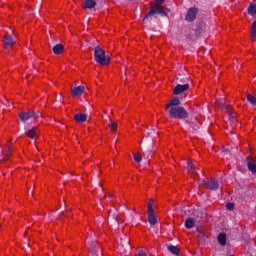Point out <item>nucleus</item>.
Instances as JSON below:
<instances>
[{
  "label": "nucleus",
  "instance_id": "1a4fd4ad",
  "mask_svg": "<svg viewBox=\"0 0 256 256\" xmlns=\"http://www.w3.org/2000/svg\"><path fill=\"white\" fill-rule=\"evenodd\" d=\"M246 165L248 171L252 173V175L256 176V159L251 157H246Z\"/></svg>",
  "mask_w": 256,
  "mask_h": 256
},
{
  "label": "nucleus",
  "instance_id": "ddd939ff",
  "mask_svg": "<svg viewBox=\"0 0 256 256\" xmlns=\"http://www.w3.org/2000/svg\"><path fill=\"white\" fill-rule=\"evenodd\" d=\"M89 246L90 253H92L94 256H97V252L99 251V243H97V241H90Z\"/></svg>",
  "mask_w": 256,
  "mask_h": 256
},
{
  "label": "nucleus",
  "instance_id": "e433bc0d",
  "mask_svg": "<svg viewBox=\"0 0 256 256\" xmlns=\"http://www.w3.org/2000/svg\"><path fill=\"white\" fill-rule=\"evenodd\" d=\"M155 210H153V199H150L149 203H148V213L149 212H153Z\"/></svg>",
  "mask_w": 256,
  "mask_h": 256
},
{
  "label": "nucleus",
  "instance_id": "6ab92c4d",
  "mask_svg": "<svg viewBox=\"0 0 256 256\" xmlns=\"http://www.w3.org/2000/svg\"><path fill=\"white\" fill-rule=\"evenodd\" d=\"M218 243L222 247H225V245H227V235L225 233H220L218 235Z\"/></svg>",
  "mask_w": 256,
  "mask_h": 256
},
{
  "label": "nucleus",
  "instance_id": "a211bd4d",
  "mask_svg": "<svg viewBox=\"0 0 256 256\" xmlns=\"http://www.w3.org/2000/svg\"><path fill=\"white\" fill-rule=\"evenodd\" d=\"M148 223L149 225H157V217L155 216V211L148 212Z\"/></svg>",
  "mask_w": 256,
  "mask_h": 256
},
{
  "label": "nucleus",
  "instance_id": "f257e3e1",
  "mask_svg": "<svg viewBox=\"0 0 256 256\" xmlns=\"http://www.w3.org/2000/svg\"><path fill=\"white\" fill-rule=\"evenodd\" d=\"M155 3L156 5L144 16L143 23H146L149 17H153V15H161L162 17H167L165 7L163 6L165 0H155Z\"/></svg>",
  "mask_w": 256,
  "mask_h": 256
},
{
  "label": "nucleus",
  "instance_id": "39448f33",
  "mask_svg": "<svg viewBox=\"0 0 256 256\" xmlns=\"http://www.w3.org/2000/svg\"><path fill=\"white\" fill-rule=\"evenodd\" d=\"M41 117V112H33V111H28V112H20L19 114V119L23 123L29 121L30 119H39Z\"/></svg>",
  "mask_w": 256,
  "mask_h": 256
},
{
  "label": "nucleus",
  "instance_id": "79ce46f5",
  "mask_svg": "<svg viewBox=\"0 0 256 256\" xmlns=\"http://www.w3.org/2000/svg\"><path fill=\"white\" fill-rule=\"evenodd\" d=\"M99 187H101V183H99Z\"/></svg>",
  "mask_w": 256,
  "mask_h": 256
},
{
  "label": "nucleus",
  "instance_id": "bb28decb",
  "mask_svg": "<svg viewBox=\"0 0 256 256\" xmlns=\"http://www.w3.org/2000/svg\"><path fill=\"white\" fill-rule=\"evenodd\" d=\"M185 227L186 229H193L195 227V220L193 218H187L185 220Z\"/></svg>",
  "mask_w": 256,
  "mask_h": 256
},
{
  "label": "nucleus",
  "instance_id": "9b49d317",
  "mask_svg": "<svg viewBox=\"0 0 256 256\" xmlns=\"http://www.w3.org/2000/svg\"><path fill=\"white\" fill-rule=\"evenodd\" d=\"M85 93V87L84 86H77L72 88L71 95L72 97H81Z\"/></svg>",
  "mask_w": 256,
  "mask_h": 256
},
{
  "label": "nucleus",
  "instance_id": "72a5a7b5",
  "mask_svg": "<svg viewBox=\"0 0 256 256\" xmlns=\"http://www.w3.org/2000/svg\"><path fill=\"white\" fill-rule=\"evenodd\" d=\"M251 35L252 37H256V20L252 23Z\"/></svg>",
  "mask_w": 256,
  "mask_h": 256
},
{
  "label": "nucleus",
  "instance_id": "58836bf2",
  "mask_svg": "<svg viewBox=\"0 0 256 256\" xmlns=\"http://www.w3.org/2000/svg\"><path fill=\"white\" fill-rule=\"evenodd\" d=\"M61 215L63 217H69L70 216V213L69 212H61Z\"/></svg>",
  "mask_w": 256,
  "mask_h": 256
},
{
  "label": "nucleus",
  "instance_id": "7ed1b4c3",
  "mask_svg": "<svg viewBox=\"0 0 256 256\" xmlns=\"http://www.w3.org/2000/svg\"><path fill=\"white\" fill-rule=\"evenodd\" d=\"M94 60L99 65L107 66L111 63V57L107 56L104 50L99 46H95L94 48Z\"/></svg>",
  "mask_w": 256,
  "mask_h": 256
},
{
  "label": "nucleus",
  "instance_id": "f3484780",
  "mask_svg": "<svg viewBox=\"0 0 256 256\" xmlns=\"http://www.w3.org/2000/svg\"><path fill=\"white\" fill-rule=\"evenodd\" d=\"M248 15H250V17H253L254 19H256V4L251 2L248 6Z\"/></svg>",
  "mask_w": 256,
  "mask_h": 256
},
{
  "label": "nucleus",
  "instance_id": "5701e85b",
  "mask_svg": "<svg viewBox=\"0 0 256 256\" xmlns=\"http://www.w3.org/2000/svg\"><path fill=\"white\" fill-rule=\"evenodd\" d=\"M129 247H130L129 240L122 242L121 247L119 249L121 255H125V253H127V249H129Z\"/></svg>",
  "mask_w": 256,
  "mask_h": 256
},
{
  "label": "nucleus",
  "instance_id": "f03ea898",
  "mask_svg": "<svg viewBox=\"0 0 256 256\" xmlns=\"http://www.w3.org/2000/svg\"><path fill=\"white\" fill-rule=\"evenodd\" d=\"M168 113V117H170V119H187V117H189V112H187V110L183 107H172L168 110H166Z\"/></svg>",
  "mask_w": 256,
  "mask_h": 256
},
{
  "label": "nucleus",
  "instance_id": "473e14b6",
  "mask_svg": "<svg viewBox=\"0 0 256 256\" xmlns=\"http://www.w3.org/2000/svg\"><path fill=\"white\" fill-rule=\"evenodd\" d=\"M221 154L223 157H225V155L226 157H231V152L229 151V149L223 148Z\"/></svg>",
  "mask_w": 256,
  "mask_h": 256
},
{
  "label": "nucleus",
  "instance_id": "b1692460",
  "mask_svg": "<svg viewBox=\"0 0 256 256\" xmlns=\"http://www.w3.org/2000/svg\"><path fill=\"white\" fill-rule=\"evenodd\" d=\"M227 114L231 125H235V123H237V114L235 112H231V110H229Z\"/></svg>",
  "mask_w": 256,
  "mask_h": 256
},
{
  "label": "nucleus",
  "instance_id": "aec40b11",
  "mask_svg": "<svg viewBox=\"0 0 256 256\" xmlns=\"http://www.w3.org/2000/svg\"><path fill=\"white\" fill-rule=\"evenodd\" d=\"M216 105H217V107H219L220 109H222L226 113L228 111H231V109H232L231 105H226L224 101H219V102L216 103Z\"/></svg>",
  "mask_w": 256,
  "mask_h": 256
},
{
  "label": "nucleus",
  "instance_id": "f704fd0d",
  "mask_svg": "<svg viewBox=\"0 0 256 256\" xmlns=\"http://www.w3.org/2000/svg\"><path fill=\"white\" fill-rule=\"evenodd\" d=\"M109 127L111 131H117V123L110 120Z\"/></svg>",
  "mask_w": 256,
  "mask_h": 256
},
{
  "label": "nucleus",
  "instance_id": "9d476101",
  "mask_svg": "<svg viewBox=\"0 0 256 256\" xmlns=\"http://www.w3.org/2000/svg\"><path fill=\"white\" fill-rule=\"evenodd\" d=\"M185 19L186 21H188V23H192L194 19H197V8H190L186 14Z\"/></svg>",
  "mask_w": 256,
  "mask_h": 256
},
{
  "label": "nucleus",
  "instance_id": "c85d7f7f",
  "mask_svg": "<svg viewBox=\"0 0 256 256\" xmlns=\"http://www.w3.org/2000/svg\"><path fill=\"white\" fill-rule=\"evenodd\" d=\"M26 135H27V137H29L30 139H35V137H37V132H36L35 128H32V129H30V130H28V131L26 132Z\"/></svg>",
  "mask_w": 256,
  "mask_h": 256
},
{
  "label": "nucleus",
  "instance_id": "f8f14e48",
  "mask_svg": "<svg viewBox=\"0 0 256 256\" xmlns=\"http://www.w3.org/2000/svg\"><path fill=\"white\" fill-rule=\"evenodd\" d=\"M179 105H181V100L179 97H175L166 105V110L173 109V107H181Z\"/></svg>",
  "mask_w": 256,
  "mask_h": 256
},
{
  "label": "nucleus",
  "instance_id": "a19ab883",
  "mask_svg": "<svg viewBox=\"0 0 256 256\" xmlns=\"http://www.w3.org/2000/svg\"><path fill=\"white\" fill-rule=\"evenodd\" d=\"M166 11H171L170 9H166Z\"/></svg>",
  "mask_w": 256,
  "mask_h": 256
},
{
  "label": "nucleus",
  "instance_id": "393cba45",
  "mask_svg": "<svg viewBox=\"0 0 256 256\" xmlns=\"http://www.w3.org/2000/svg\"><path fill=\"white\" fill-rule=\"evenodd\" d=\"M167 249H168V251H169L170 253H172V255H177V256H179L180 253H181V250H179V247H177V246H175V245H169V246L167 247Z\"/></svg>",
  "mask_w": 256,
  "mask_h": 256
},
{
  "label": "nucleus",
  "instance_id": "7c9ffc66",
  "mask_svg": "<svg viewBox=\"0 0 256 256\" xmlns=\"http://www.w3.org/2000/svg\"><path fill=\"white\" fill-rule=\"evenodd\" d=\"M177 81H179V83L185 84V83H189V78H187V77H185V76H179V77L177 78Z\"/></svg>",
  "mask_w": 256,
  "mask_h": 256
},
{
  "label": "nucleus",
  "instance_id": "423d86ee",
  "mask_svg": "<svg viewBox=\"0 0 256 256\" xmlns=\"http://www.w3.org/2000/svg\"><path fill=\"white\" fill-rule=\"evenodd\" d=\"M200 185H204L206 189H209L210 191H217L219 189V181L208 178L207 180H199Z\"/></svg>",
  "mask_w": 256,
  "mask_h": 256
},
{
  "label": "nucleus",
  "instance_id": "20e7f679",
  "mask_svg": "<svg viewBox=\"0 0 256 256\" xmlns=\"http://www.w3.org/2000/svg\"><path fill=\"white\" fill-rule=\"evenodd\" d=\"M153 135H155V131L148 132L144 138L146 146L145 151L143 152V157L145 159H149V156L151 155V153H153Z\"/></svg>",
  "mask_w": 256,
  "mask_h": 256
},
{
  "label": "nucleus",
  "instance_id": "a878e982",
  "mask_svg": "<svg viewBox=\"0 0 256 256\" xmlns=\"http://www.w3.org/2000/svg\"><path fill=\"white\" fill-rule=\"evenodd\" d=\"M109 217H111L112 225L114 227H119V219L117 218V214L110 212Z\"/></svg>",
  "mask_w": 256,
  "mask_h": 256
},
{
  "label": "nucleus",
  "instance_id": "0eeeda50",
  "mask_svg": "<svg viewBox=\"0 0 256 256\" xmlns=\"http://www.w3.org/2000/svg\"><path fill=\"white\" fill-rule=\"evenodd\" d=\"M13 45H15V40L11 34L6 33L3 38V47L4 49H13Z\"/></svg>",
  "mask_w": 256,
  "mask_h": 256
},
{
  "label": "nucleus",
  "instance_id": "ea45409f",
  "mask_svg": "<svg viewBox=\"0 0 256 256\" xmlns=\"http://www.w3.org/2000/svg\"><path fill=\"white\" fill-rule=\"evenodd\" d=\"M252 41H256V37L255 36H252Z\"/></svg>",
  "mask_w": 256,
  "mask_h": 256
},
{
  "label": "nucleus",
  "instance_id": "4468645a",
  "mask_svg": "<svg viewBox=\"0 0 256 256\" xmlns=\"http://www.w3.org/2000/svg\"><path fill=\"white\" fill-rule=\"evenodd\" d=\"M52 51L54 55H61L65 51V46L63 44H56L53 46Z\"/></svg>",
  "mask_w": 256,
  "mask_h": 256
},
{
  "label": "nucleus",
  "instance_id": "4be33fe9",
  "mask_svg": "<svg viewBox=\"0 0 256 256\" xmlns=\"http://www.w3.org/2000/svg\"><path fill=\"white\" fill-rule=\"evenodd\" d=\"M201 127V123L198 122L197 119H194L191 123H190V129L191 131L195 132V131H199Z\"/></svg>",
  "mask_w": 256,
  "mask_h": 256
},
{
  "label": "nucleus",
  "instance_id": "dca6fc26",
  "mask_svg": "<svg viewBox=\"0 0 256 256\" xmlns=\"http://www.w3.org/2000/svg\"><path fill=\"white\" fill-rule=\"evenodd\" d=\"M96 5H97V2H95V0H85L82 7L83 9H95Z\"/></svg>",
  "mask_w": 256,
  "mask_h": 256
},
{
  "label": "nucleus",
  "instance_id": "6e6552de",
  "mask_svg": "<svg viewBox=\"0 0 256 256\" xmlns=\"http://www.w3.org/2000/svg\"><path fill=\"white\" fill-rule=\"evenodd\" d=\"M189 83H185V84H177L173 90V94L174 95H181L183 93H185L186 91H189Z\"/></svg>",
  "mask_w": 256,
  "mask_h": 256
},
{
  "label": "nucleus",
  "instance_id": "4c0bfd02",
  "mask_svg": "<svg viewBox=\"0 0 256 256\" xmlns=\"http://www.w3.org/2000/svg\"><path fill=\"white\" fill-rule=\"evenodd\" d=\"M10 155H11V146H7V150L3 159H7V157H9Z\"/></svg>",
  "mask_w": 256,
  "mask_h": 256
},
{
  "label": "nucleus",
  "instance_id": "c9c22d12",
  "mask_svg": "<svg viewBox=\"0 0 256 256\" xmlns=\"http://www.w3.org/2000/svg\"><path fill=\"white\" fill-rule=\"evenodd\" d=\"M226 209H227L228 211H233V209H235V204H233V203H231V202L227 203V204H226Z\"/></svg>",
  "mask_w": 256,
  "mask_h": 256
},
{
  "label": "nucleus",
  "instance_id": "2f4dec72",
  "mask_svg": "<svg viewBox=\"0 0 256 256\" xmlns=\"http://www.w3.org/2000/svg\"><path fill=\"white\" fill-rule=\"evenodd\" d=\"M133 159L136 163H141L143 158L141 157V154H133Z\"/></svg>",
  "mask_w": 256,
  "mask_h": 256
},
{
  "label": "nucleus",
  "instance_id": "c756f323",
  "mask_svg": "<svg viewBox=\"0 0 256 256\" xmlns=\"http://www.w3.org/2000/svg\"><path fill=\"white\" fill-rule=\"evenodd\" d=\"M247 101L248 103H250L251 105H256V98L255 96L248 94L247 95Z\"/></svg>",
  "mask_w": 256,
  "mask_h": 256
},
{
  "label": "nucleus",
  "instance_id": "cd10ccee",
  "mask_svg": "<svg viewBox=\"0 0 256 256\" xmlns=\"http://www.w3.org/2000/svg\"><path fill=\"white\" fill-rule=\"evenodd\" d=\"M198 233V238L202 241V243H205V241H207L208 237H207V233L205 232V230H197Z\"/></svg>",
  "mask_w": 256,
  "mask_h": 256
},
{
  "label": "nucleus",
  "instance_id": "2eb2a0df",
  "mask_svg": "<svg viewBox=\"0 0 256 256\" xmlns=\"http://www.w3.org/2000/svg\"><path fill=\"white\" fill-rule=\"evenodd\" d=\"M87 114L84 113H76L74 115V119L77 123H85V121H87Z\"/></svg>",
  "mask_w": 256,
  "mask_h": 256
},
{
  "label": "nucleus",
  "instance_id": "412c9836",
  "mask_svg": "<svg viewBox=\"0 0 256 256\" xmlns=\"http://www.w3.org/2000/svg\"><path fill=\"white\" fill-rule=\"evenodd\" d=\"M186 169L188 173H191L192 175H197V168L195 167V164H193V162L188 161Z\"/></svg>",
  "mask_w": 256,
  "mask_h": 256
}]
</instances>
